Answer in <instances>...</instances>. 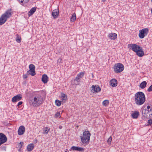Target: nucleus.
I'll return each mask as SVG.
<instances>
[{
    "mask_svg": "<svg viewBox=\"0 0 152 152\" xmlns=\"http://www.w3.org/2000/svg\"><path fill=\"white\" fill-rule=\"evenodd\" d=\"M44 99L41 94L38 93L34 95L33 99L30 100L29 103L31 105L34 107H37L42 104Z\"/></svg>",
    "mask_w": 152,
    "mask_h": 152,
    "instance_id": "1",
    "label": "nucleus"
},
{
    "mask_svg": "<svg viewBox=\"0 0 152 152\" xmlns=\"http://www.w3.org/2000/svg\"><path fill=\"white\" fill-rule=\"evenodd\" d=\"M134 100L135 103L137 105L143 104L145 101V94L142 92H138L135 94Z\"/></svg>",
    "mask_w": 152,
    "mask_h": 152,
    "instance_id": "2",
    "label": "nucleus"
},
{
    "mask_svg": "<svg viewBox=\"0 0 152 152\" xmlns=\"http://www.w3.org/2000/svg\"><path fill=\"white\" fill-rule=\"evenodd\" d=\"M12 11L11 9L7 10L0 17V25L4 23L8 19L11 17L12 15Z\"/></svg>",
    "mask_w": 152,
    "mask_h": 152,
    "instance_id": "3",
    "label": "nucleus"
},
{
    "mask_svg": "<svg viewBox=\"0 0 152 152\" xmlns=\"http://www.w3.org/2000/svg\"><path fill=\"white\" fill-rule=\"evenodd\" d=\"M142 114L145 118H152V105H148L142 110Z\"/></svg>",
    "mask_w": 152,
    "mask_h": 152,
    "instance_id": "4",
    "label": "nucleus"
},
{
    "mask_svg": "<svg viewBox=\"0 0 152 152\" xmlns=\"http://www.w3.org/2000/svg\"><path fill=\"white\" fill-rule=\"evenodd\" d=\"M83 135L80 136L82 142L83 144H88L90 140L91 133L88 131H85L83 132Z\"/></svg>",
    "mask_w": 152,
    "mask_h": 152,
    "instance_id": "5",
    "label": "nucleus"
},
{
    "mask_svg": "<svg viewBox=\"0 0 152 152\" xmlns=\"http://www.w3.org/2000/svg\"><path fill=\"white\" fill-rule=\"evenodd\" d=\"M114 72L117 73L122 72L124 69V66L121 63L115 64L113 66Z\"/></svg>",
    "mask_w": 152,
    "mask_h": 152,
    "instance_id": "6",
    "label": "nucleus"
},
{
    "mask_svg": "<svg viewBox=\"0 0 152 152\" xmlns=\"http://www.w3.org/2000/svg\"><path fill=\"white\" fill-rule=\"evenodd\" d=\"M148 28H144L139 30V36L140 38H143L145 36L147 35L148 32Z\"/></svg>",
    "mask_w": 152,
    "mask_h": 152,
    "instance_id": "7",
    "label": "nucleus"
},
{
    "mask_svg": "<svg viewBox=\"0 0 152 152\" xmlns=\"http://www.w3.org/2000/svg\"><path fill=\"white\" fill-rule=\"evenodd\" d=\"M140 47L136 44H131L128 45V48L136 52L140 48Z\"/></svg>",
    "mask_w": 152,
    "mask_h": 152,
    "instance_id": "8",
    "label": "nucleus"
},
{
    "mask_svg": "<svg viewBox=\"0 0 152 152\" xmlns=\"http://www.w3.org/2000/svg\"><path fill=\"white\" fill-rule=\"evenodd\" d=\"M91 91L95 93L99 92L101 91V88L98 85H92L91 87Z\"/></svg>",
    "mask_w": 152,
    "mask_h": 152,
    "instance_id": "9",
    "label": "nucleus"
},
{
    "mask_svg": "<svg viewBox=\"0 0 152 152\" xmlns=\"http://www.w3.org/2000/svg\"><path fill=\"white\" fill-rule=\"evenodd\" d=\"M7 140L6 136L2 133H0V146L1 144L5 142Z\"/></svg>",
    "mask_w": 152,
    "mask_h": 152,
    "instance_id": "10",
    "label": "nucleus"
},
{
    "mask_svg": "<svg viewBox=\"0 0 152 152\" xmlns=\"http://www.w3.org/2000/svg\"><path fill=\"white\" fill-rule=\"evenodd\" d=\"M22 98V95L21 94H18L12 98V102L15 103L21 100Z\"/></svg>",
    "mask_w": 152,
    "mask_h": 152,
    "instance_id": "11",
    "label": "nucleus"
},
{
    "mask_svg": "<svg viewBox=\"0 0 152 152\" xmlns=\"http://www.w3.org/2000/svg\"><path fill=\"white\" fill-rule=\"evenodd\" d=\"M25 131V128L23 126H21L19 127L18 130V134L19 135H22L24 134Z\"/></svg>",
    "mask_w": 152,
    "mask_h": 152,
    "instance_id": "12",
    "label": "nucleus"
},
{
    "mask_svg": "<svg viewBox=\"0 0 152 152\" xmlns=\"http://www.w3.org/2000/svg\"><path fill=\"white\" fill-rule=\"evenodd\" d=\"M73 151H77L80 152H83L84 151V148L82 147H79L77 146H72L71 147V149Z\"/></svg>",
    "mask_w": 152,
    "mask_h": 152,
    "instance_id": "13",
    "label": "nucleus"
},
{
    "mask_svg": "<svg viewBox=\"0 0 152 152\" xmlns=\"http://www.w3.org/2000/svg\"><path fill=\"white\" fill-rule=\"evenodd\" d=\"M59 15L58 9H55L53 10L52 12V15L53 16L54 19H56Z\"/></svg>",
    "mask_w": 152,
    "mask_h": 152,
    "instance_id": "14",
    "label": "nucleus"
},
{
    "mask_svg": "<svg viewBox=\"0 0 152 152\" xmlns=\"http://www.w3.org/2000/svg\"><path fill=\"white\" fill-rule=\"evenodd\" d=\"M136 54L139 56L140 57H142L144 54V52L143 50V49L141 47H140V48L137 51H136Z\"/></svg>",
    "mask_w": 152,
    "mask_h": 152,
    "instance_id": "15",
    "label": "nucleus"
},
{
    "mask_svg": "<svg viewBox=\"0 0 152 152\" xmlns=\"http://www.w3.org/2000/svg\"><path fill=\"white\" fill-rule=\"evenodd\" d=\"M108 37L111 40H115L117 38V34L115 33H110L108 34Z\"/></svg>",
    "mask_w": 152,
    "mask_h": 152,
    "instance_id": "16",
    "label": "nucleus"
},
{
    "mask_svg": "<svg viewBox=\"0 0 152 152\" xmlns=\"http://www.w3.org/2000/svg\"><path fill=\"white\" fill-rule=\"evenodd\" d=\"M80 79L76 77L75 79L72 80L71 82L73 85H77L80 84Z\"/></svg>",
    "mask_w": 152,
    "mask_h": 152,
    "instance_id": "17",
    "label": "nucleus"
},
{
    "mask_svg": "<svg viewBox=\"0 0 152 152\" xmlns=\"http://www.w3.org/2000/svg\"><path fill=\"white\" fill-rule=\"evenodd\" d=\"M110 83V85L112 87H116L117 85V81L115 79H113L111 80Z\"/></svg>",
    "mask_w": 152,
    "mask_h": 152,
    "instance_id": "18",
    "label": "nucleus"
},
{
    "mask_svg": "<svg viewBox=\"0 0 152 152\" xmlns=\"http://www.w3.org/2000/svg\"><path fill=\"white\" fill-rule=\"evenodd\" d=\"M48 77L47 75L44 74L42 75V80L44 83H47L48 81Z\"/></svg>",
    "mask_w": 152,
    "mask_h": 152,
    "instance_id": "19",
    "label": "nucleus"
},
{
    "mask_svg": "<svg viewBox=\"0 0 152 152\" xmlns=\"http://www.w3.org/2000/svg\"><path fill=\"white\" fill-rule=\"evenodd\" d=\"M34 147V144L31 143L29 144L27 147V149L28 151H31L33 150Z\"/></svg>",
    "mask_w": 152,
    "mask_h": 152,
    "instance_id": "20",
    "label": "nucleus"
},
{
    "mask_svg": "<svg viewBox=\"0 0 152 152\" xmlns=\"http://www.w3.org/2000/svg\"><path fill=\"white\" fill-rule=\"evenodd\" d=\"M139 115V112L137 111H135L132 114V118L135 119L137 118Z\"/></svg>",
    "mask_w": 152,
    "mask_h": 152,
    "instance_id": "21",
    "label": "nucleus"
},
{
    "mask_svg": "<svg viewBox=\"0 0 152 152\" xmlns=\"http://www.w3.org/2000/svg\"><path fill=\"white\" fill-rule=\"evenodd\" d=\"M36 9L35 7H33L28 12V16H31L36 11Z\"/></svg>",
    "mask_w": 152,
    "mask_h": 152,
    "instance_id": "22",
    "label": "nucleus"
},
{
    "mask_svg": "<svg viewBox=\"0 0 152 152\" xmlns=\"http://www.w3.org/2000/svg\"><path fill=\"white\" fill-rule=\"evenodd\" d=\"M61 96L62 98V102H64L67 99V95L62 93H61Z\"/></svg>",
    "mask_w": 152,
    "mask_h": 152,
    "instance_id": "23",
    "label": "nucleus"
},
{
    "mask_svg": "<svg viewBox=\"0 0 152 152\" xmlns=\"http://www.w3.org/2000/svg\"><path fill=\"white\" fill-rule=\"evenodd\" d=\"M147 83L145 81L142 82L140 85V87L142 89H144L146 86Z\"/></svg>",
    "mask_w": 152,
    "mask_h": 152,
    "instance_id": "24",
    "label": "nucleus"
},
{
    "mask_svg": "<svg viewBox=\"0 0 152 152\" xmlns=\"http://www.w3.org/2000/svg\"><path fill=\"white\" fill-rule=\"evenodd\" d=\"M84 74L85 73L84 72H81L77 75L76 77L80 80V79L84 77Z\"/></svg>",
    "mask_w": 152,
    "mask_h": 152,
    "instance_id": "25",
    "label": "nucleus"
},
{
    "mask_svg": "<svg viewBox=\"0 0 152 152\" xmlns=\"http://www.w3.org/2000/svg\"><path fill=\"white\" fill-rule=\"evenodd\" d=\"M76 14L74 13L72 15L70 19V21L71 22H74L76 20Z\"/></svg>",
    "mask_w": 152,
    "mask_h": 152,
    "instance_id": "26",
    "label": "nucleus"
},
{
    "mask_svg": "<svg viewBox=\"0 0 152 152\" xmlns=\"http://www.w3.org/2000/svg\"><path fill=\"white\" fill-rule=\"evenodd\" d=\"M50 129L48 127H45L43 130V132L44 134H47L48 133Z\"/></svg>",
    "mask_w": 152,
    "mask_h": 152,
    "instance_id": "27",
    "label": "nucleus"
},
{
    "mask_svg": "<svg viewBox=\"0 0 152 152\" xmlns=\"http://www.w3.org/2000/svg\"><path fill=\"white\" fill-rule=\"evenodd\" d=\"M19 2L21 4L26 3L28 2L29 0H18Z\"/></svg>",
    "mask_w": 152,
    "mask_h": 152,
    "instance_id": "28",
    "label": "nucleus"
},
{
    "mask_svg": "<svg viewBox=\"0 0 152 152\" xmlns=\"http://www.w3.org/2000/svg\"><path fill=\"white\" fill-rule=\"evenodd\" d=\"M29 68L30 70L28 71V72L29 70H34L35 69V66L33 64H31L29 65Z\"/></svg>",
    "mask_w": 152,
    "mask_h": 152,
    "instance_id": "29",
    "label": "nucleus"
},
{
    "mask_svg": "<svg viewBox=\"0 0 152 152\" xmlns=\"http://www.w3.org/2000/svg\"><path fill=\"white\" fill-rule=\"evenodd\" d=\"M55 103L58 106H60L61 105V101H59L58 100H56L55 101Z\"/></svg>",
    "mask_w": 152,
    "mask_h": 152,
    "instance_id": "30",
    "label": "nucleus"
},
{
    "mask_svg": "<svg viewBox=\"0 0 152 152\" xmlns=\"http://www.w3.org/2000/svg\"><path fill=\"white\" fill-rule=\"evenodd\" d=\"M108 104L109 101L107 100L104 101L102 102L103 104L105 106H106Z\"/></svg>",
    "mask_w": 152,
    "mask_h": 152,
    "instance_id": "31",
    "label": "nucleus"
},
{
    "mask_svg": "<svg viewBox=\"0 0 152 152\" xmlns=\"http://www.w3.org/2000/svg\"><path fill=\"white\" fill-rule=\"evenodd\" d=\"M30 74L32 76H34L36 74L35 71L34 70H30Z\"/></svg>",
    "mask_w": 152,
    "mask_h": 152,
    "instance_id": "32",
    "label": "nucleus"
},
{
    "mask_svg": "<svg viewBox=\"0 0 152 152\" xmlns=\"http://www.w3.org/2000/svg\"><path fill=\"white\" fill-rule=\"evenodd\" d=\"M21 38H19L18 36H17L16 38V41L18 43H20L21 42Z\"/></svg>",
    "mask_w": 152,
    "mask_h": 152,
    "instance_id": "33",
    "label": "nucleus"
},
{
    "mask_svg": "<svg viewBox=\"0 0 152 152\" xmlns=\"http://www.w3.org/2000/svg\"><path fill=\"white\" fill-rule=\"evenodd\" d=\"M112 140V138L111 137H110L107 140V142L109 144H111Z\"/></svg>",
    "mask_w": 152,
    "mask_h": 152,
    "instance_id": "34",
    "label": "nucleus"
},
{
    "mask_svg": "<svg viewBox=\"0 0 152 152\" xmlns=\"http://www.w3.org/2000/svg\"><path fill=\"white\" fill-rule=\"evenodd\" d=\"M147 91L148 92H151L152 91V84L148 89Z\"/></svg>",
    "mask_w": 152,
    "mask_h": 152,
    "instance_id": "35",
    "label": "nucleus"
},
{
    "mask_svg": "<svg viewBox=\"0 0 152 152\" xmlns=\"http://www.w3.org/2000/svg\"><path fill=\"white\" fill-rule=\"evenodd\" d=\"M148 125H151L152 124V119H149L148 121Z\"/></svg>",
    "mask_w": 152,
    "mask_h": 152,
    "instance_id": "36",
    "label": "nucleus"
},
{
    "mask_svg": "<svg viewBox=\"0 0 152 152\" xmlns=\"http://www.w3.org/2000/svg\"><path fill=\"white\" fill-rule=\"evenodd\" d=\"M60 115V113L59 112H57L55 115V116L56 117H59Z\"/></svg>",
    "mask_w": 152,
    "mask_h": 152,
    "instance_id": "37",
    "label": "nucleus"
},
{
    "mask_svg": "<svg viewBox=\"0 0 152 152\" xmlns=\"http://www.w3.org/2000/svg\"><path fill=\"white\" fill-rule=\"evenodd\" d=\"M23 103V102L22 101H20L18 102L17 104V106L19 107L20 105H21Z\"/></svg>",
    "mask_w": 152,
    "mask_h": 152,
    "instance_id": "38",
    "label": "nucleus"
},
{
    "mask_svg": "<svg viewBox=\"0 0 152 152\" xmlns=\"http://www.w3.org/2000/svg\"><path fill=\"white\" fill-rule=\"evenodd\" d=\"M23 78L26 79L27 77V76L26 75H23Z\"/></svg>",
    "mask_w": 152,
    "mask_h": 152,
    "instance_id": "39",
    "label": "nucleus"
},
{
    "mask_svg": "<svg viewBox=\"0 0 152 152\" xmlns=\"http://www.w3.org/2000/svg\"><path fill=\"white\" fill-rule=\"evenodd\" d=\"M62 128V126H59V128L60 129H61Z\"/></svg>",
    "mask_w": 152,
    "mask_h": 152,
    "instance_id": "40",
    "label": "nucleus"
},
{
    "mask_svg": "<svg viewBox=\"0 0 152 152\" xmlns=\"http://www.w3.org/2000/svg\"><path fill=\"white\" fill-rule=\"evenodd\" d=\"M65 152H69L67 149H66V151H65Z\"/></svg>",
    "mask_w": 152,
    "mask_h": 152,
    "instance_id": "41",
    "label": "nucleus"
},
{
    "mask_svg": "<svg viewBox=\"0 0 152 152\" xmlns=\"http://www.w3.org/2000/svg\"><path fill=\"white\" fill-rule=\"evenodd\" d=\"M106 1V0H102L101 1L103 2H104L105 1Z\"/></svg>",
    "mask_w": 152,
    "mask_h": 152,
    "instance_id": "42",
    "label": "nucleus"
},
{
    "mask_svg": "<svg viewBox=\"0 0 152 152\" xmlns=\"http://www.w3.org/2000/svg\"><path fill=\"white\" fill-rule=\"evenodd\" d=\"M21 144V146L23 144V142H20V144Z\"/></svg>",
    "mask_w": 152,
    "mask_h": 152,
    "instance_id": "43",
    "label": "nucleus"
}]
</instances>
